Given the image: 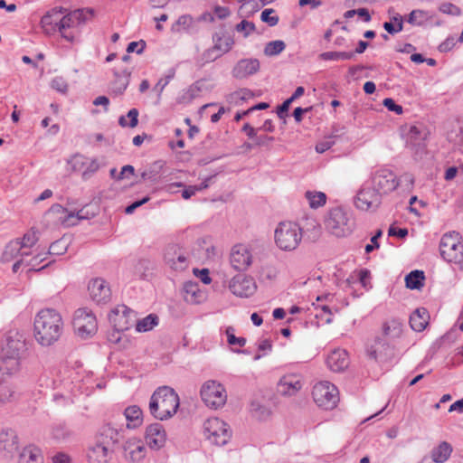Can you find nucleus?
Returning <instances> with one entry per match:
<instances>
[{"instance_id": "603ef678", "label": "nucleus", "mask_w": 463, "mask_h": 463, "mask_svg": "<svg viewBox=\"0 0 463 463\" xmlns=\"http://www.w3.org/2000/svg\"><path fill=\"white\" fill-rule=\"evenodd\" d=\"M234 328L232 326H228L226 328V335H227V342L231 345H239V346H244L246 344V339L244 337H237L234 335Z\"/></svg>"}, {"instance_id": "e433bc0d", "label": "nucleus", "mask_w": 463, "mask_h": 463, "mask_svg": "<svg viewBox=\"0 0 463 463\" xmlns=\"http://www.w3.org/2000/svg\"><path fill=\"white\" fill-rule=\"evenodd\" d=\"M124 415L128 421V428L135 429L140 426L143 422V411L137 405H132L126 408Z\"/></svg>"}, {"instance_id": "dca6fc26", "label": "nucleus", "mask_w": 463, "mask_h": 463, "mask_svg": "<svg viewBox=\"0 0 463 463\" xmlns=\"http://www.w3.org/2000/svg\"><path fill=\"white\" fill-rule=\"evenodd\" d=\"M304 385L303 377L298 373L284 374L277 383V392L283 397L296 396Z\"/></svg>"}, {"instance_id": "cd10ccee", "label": "nucleus", "mask_w": 463, "mask_h": 463, "mask_svg": "<svg viewBox=\"0 0 463 463\" xmlns=\"http://www.w3.org/2000/svg\"><path fill=\"white\" fill-rule=\"evenodd\" d=\"M61 15L62 8H53L42 17L41 25L46 33L51 34L56 31L59 32Z\"/></svg>"}, {"instance_id": "a211bd4d", "label": "nucleus", "mask_w": 463, "mask_h": 463, "mask_svg": "<svg viewBox=\"0 0 463 463\" xmlns=\"http://www.w3.org/2000/svg\"><path fill=\"white\" fill-rule=\"evenodd\" d=\"M45 218L52 225L71 227L75 225L74 212H70L61 204L55 203L45 213Z\"/></svg>"}, {"instance_id": "412c9836", "label": "nucleus", "mask_w": 463, "mask_h": 463, "mask_svg": "<svg viewBox=\"0 0 463 463\" xmlns=\"http://www.w3.org/2000/svg\"><path fill=\"white\" fill-rule=\"evenodd\" d=\"M90 296L97 304H106L110 300L111 291L108 283L100 278L92 279L88 286Z\"/></svg>"}, {"instance_id": "4d7b16f0", "label": "nucleus", "mask_w": 463, "mask_h": 463, "mask_svg": "<svg viewBox=\"0 0 463 463\" xmlns=\"http://www.w3.org/2000/svg\"><path fill=\"white\" fill-rule=\"evenodd\" d=\"M175 71L174 69L168 71L167 75L165 78L160 79L156 84L154 90L158 92V95H161L164 89L170 82V80L175 77Z\"/></svg>"}, {"instance_id": "2f4dec72", "label": "nucleus", "mask_w": 463, "mask_h": 463, "mask_svg": "<svg viewBox=\"0 0 463 463\" xmlns=\"http://www.w3.org/2000/svg\"><path fill=\"white\" fill-rule=\"evenodd\" d=\"M250 412L260 420H266L271 414L268 402L264 398H256L250 402Z\"/></svg>"}, {"instance_id": "338daca9", "label": "nucleus", "mask_w": 463, "mask_h": 463, "mask_svg": "<svg viewBox=\"0 0 463 463\" xmlns=\"http://www.w3.org/2000/svg\"><path fill=\"white\" fill-rule=\"evenodd\" d=\"M383 104L385 108L388 109L390 111L395 112L397 115H400L402 113V107L396 104L395 101L391 98H386L383 99Z\"/></svg>"}, {"instance_id": "9b49d317", "label": "nucleus", "mask_w": 463, "mask_h": 463, "mask_svg": "<svg viewBox=\"0 0 463 463\" xmlns=\"http://www.w3.org/2000/svg\"><path fill=\"white\" fill-rule=\"evenodd\" d=\"M87 13L91 12L77 9L68 13L67 14H64V12L62 11L61 27H59V33H61V37L68 42H74L76 35L72 31H71V29H74L75 27L83 24L86 21Z\"/></svg>"}, {"instance_id": "bb28decb", "label": "nucleus", "mask_w": 463, "mask_h": 463, "mask_svg": "<svg viewBox=\"0 0 463 463\" xmlns=\"http://www.w3.org/2000/svg\"><path fill=\"white\" fill-rule=\"evenodd\" d=\"M326 364L333 372H343L349 365L347 352L344 349H335L332 351L327 356Z\"/></svg>"}, {"instance_id": "de8ad7c7", "label": "nucleus", "mask_w": 463, "mask_h": 463, "mask_svg": "<svg viewBox=\"0 0 463 463\" xmlns=\"http://www.w3.org/2000/svg\"><path fill=\"white\" fill-rule=\"evenodd\" d=\"M138 110L137 109H131L128 112V115L127 117L129 118V122L127 121L126 118L124 116H121L119 117L118 118V124L122 127V128H126V127H128V128H135L137 126L138 124Z\"/></svg>"}, {"instance_id": "c85d7f7f", "label": "nucleus", "mask_w": 463, "mask_h": 463, "mask_svg": "<svg viewBox=\"0 0 463 463\" xmlns=\"http://www.w3.org/2000/svg\"><path fill=\"white\" fill-rule=\"evenodd\" d=\"M135 317L134 311L125 305L119 306L115 310V326L118 331L127 330L134 324L132 318Z\"/></svg>"}, {"instance_id": "5fc2aeb1", "label": "nucleus", "mask_w": 463, "mask_h": 463, "mask_svg": "<svg viewBox=\"0 0 463 463\" xmlns=\"http://www.w3.org/2000/svg\"><path fill=\"white\" fill-rule=\"evenodd\" d=\"M71 432L65 425L58 424L52 428V435L57 440H63L70 436Z\"/></svg>"}, {"instance_id": "8fccbe9b", "label": "nucleus", "mask_w": 463, "mask_h": 463, "mask_svg": "<svg viewBox=\"0 0 463 463\" xmlns=\"http://www.w3.org/2000/svg\"><path fill=\"white\" fill-rule=\"evenodd\" d=\"M252 96H253V93L251 92V90H250L248 89H241L237 91L231 93L228 96L227 100L230 103L238 104L239 100H246V99H250Z\"/></svg>"}, {"instance_id": "f03ea898", "label": "nucleus", "mask_w": 463, "mask_h": 463, "mask_svg": "<svg viewBox=\"0 0 463 463\" xmlns=\"http://www.w3.org/2000/svg\"><path fill=\"white\" fill-rule=\"evenodd\" d=\"M27 351L26 337L24 332L16 329L8 331L5 343L2 348V364L0 371L3 373L14 374L21 368V360Z\"/></svg>"}, {"instance_id": "4468645a", "label": "nucleus", "mask_w": 463, "mask_h": 463, "mask_svg": "<svg viewBox=\"0 0 463 463\" xmlns=\"http://www.w3.org/2000/svg\"><path fill=\"white\" fill-rule=\"evenodd\" d=\"M371 184L383 194H387L399 186V181L392 170L380 168L372 173Z\"/></svg>"}, {"instance_id": "ea45409f", "label": "nucleus", "mask_w": 463, "mask_h": 463, "mask_svg": "<svg viewBox=\"0 0 463 463\" xmlns=\"http://www.w3.org/2000/svg\"><path fill=\"white\" fill-rule=\"evenodd\" d=\"M451 452V446L448 442L443 441L432 449L431 458L436 463H443L449 458Z\"/></svg>"}, {"instance_id": "e2e57ef3", "label": "nucleus", "mask_w": 463, "mask_h": 463, "mask_svg": "<svg viewBox=\"0 0 463 463\" xmlns=\"http://www.w3.org/2000/svg\"><path fill=\"white\" fill-rule=\"evenodd\" d=\"M146 46V43L144 40H140L138 42H131L127 47V52L128 53L136 52L137 54H141L144 52Z\"/></svg>"}, {"instance_id": "f8f14e48", "label": "nucleus", "mask_w": 463, "mask_h": 463, "mask_svg": "<svg viewBox=\"0 0 463 463\" xmlns=\"http://www.w3.org/2000/svg\"><path fill=\"white\" fill-rule=\"evenodd\" d=\"M73 326L78 335L83 338L92 335L98 329L96 317L88 308H79L76 310Z\"/></svg>"}, {"instance_id": "a19ab883", "label": "nucleus", "mask_w": 463, "mask_h": 463, "mask_svg": "<svg viewBox=\"0 0 463 463\" xmlns=\"http://www.w3.org/2000/svg\"><path fill=\"white\" fill-rule=\"evenodd\" d=\"M424 279L423 271L413 270L405 277L406 287L411 289H419L423 286Z\"/></svg>"}, {"instance_id": "6ab92c4d", "label": "nucleus", "mask_w": 463, "mask_h": 463, "mask_svg": "<svg viewBox=\"0 0 463 463\" xmlns=\"http://www.w3.org/2000/svg\"><path fill=\"white\" fill-rule=\"evenodd\" d=\"M229 288L237 297L249 298L254 294L257 287L252 278L239 274L232 279Z\"/></svg>"}, {"instance_id": "6e6552de", "label": "nucleus", "mask_w": 463, "mask_h": 463, "mask_svg": "<svg viewBox=\"0 0 463 463\" xmlns=\"http://www.w3.org/2000/svg\"><path fill=\"white\" fill-rule=\"evenodd\" d=\"M337 388L329 382L316 383L312 390V397L316 404L325 410H332L339 402Z\"/></svg>"}, {"instance_id": "f257e3e1", "label": "nucleus", "mask_w": 463, "mask_h": 463, "mask_svg": "<svg viewBox=\"0 0 463 463\" xmlns=\"http://www.w3.org/2000/svg\"><path fill=\"white\" fill-rule=\"evenodd\" d=\"M64 328L61 314L53 308H43L34 317L33 336L38 345L49 347L57 343Z\"/></svg>"}, {"instance_id": "0eeeda50", "label": "nucleus", "mask_w": 463, "mask_h": 463, "mask_svg": "<svg viewBox=\"0 0 463 463\" xmlns=\"http://www.w3.org/2000/svg\"><path fill=\"white\" fill-rule=\"evenodd\" d=\"M440 255L444 260L461 266L463 263V242L457 232L445 233L439 242Z\"/></svg>"}, {"instance_id": "7ed1b4c3", "label": "nucleus", "mask_w": 463, "mask_h": 463, "mask_svg": "<svg viewBox=\"0 0 463 463\" xmlns=\"http://www.w3.org/2000/svg\"><path fill=\"white\" fill-rule=\"evenodd\" d=\"M180 400L175 391L169 386L158 387L152 394L149 402V412L158 420H166L177 411Z\"/></svg>"}, {"instance_id": "c03bdc74", "label": "nucleus", "mask_w": 463, "mask_h": 463, "mask_svg": "<svg viewBox=\"0 0 463 463\" xmlns=\"http://www.w3.org/2000/svg\"><path fill=\"white\" fill-rule=\"evenodd\" d=\"M305 196L308 201L309 206L314 209L323 206L326 202V195L322 192L307 191Z\"/></svg>"}, {"instance_id": "bf43d9fd", "label": "nucleus", "mask_w": 463, "mask_h": 463, "mask_svg": "<svg viewBox=\"0 0 463 463\" xmlns=\"http://www.w3.org/2000/svg\"><path fill=\"white\" fill-rule=\"evenodd\" d=\"M51 86L53 90L63 94L68 90L67 81L62 77H55L52 79Z\"/></svg>"}, {"instance_id": "a878e982", "label": "nucleus", "mask_w": 463, "mask_h": 463, "mask_svg": "<svg viewBox=\"0 0 463 463\" xmlns=\"http://www.w3.org/2000/svg\"><path fill=\"white\" fill-rule=\"evenodd\" d=\"M18 449V437L14 430L8 429L0 432V451L5 458H13Z\"/></svg>"}, {"instance_id": "a18cd8bd", "label": "nucleus", "mask_w": 463, "mask_h": 463, "mask_svg": "<svg viewBox=\"0 0 463 463\" xmlns=\"http://www.w3.org/2000/svg\"><path fill=\"white\" fill-rule=\"evenodd\" d=\"M354 56L353 52H325L319 55L324 61L351 60Z\"/></svg>"}, {"instance_id": "774afa93", "label": "nucleus", "mask_w": 463, "mask_h": 463, "mask_svg": "<svg viewBox=\"0 0 463 463\" xmlns=\"http://www.w3.org/2000/svg\"><path fill=\"white\" fill-rule=\"evenodd\" d=\"M66 250V246L63 245V242L61 241H55L51 244L49 248V254L52 255H60L64 253Z\"/></svg>"}, {"instance_id": "f704fd0d", "label": "nucleus", "mask_w": 463, "mask_h": 463, "mask_svg": "<svg viewBox=\"0 0 463 463\" xmlns=\"http://www.w3.org/2000/svg\"><path fill=\"white\" fill-rule=\"evenodd\" d=\"M29 252L24 250L20 244V239L11 241L6 246L2 255L3 261H10L13 259L21 256L22 258L28 256Z\"/></svg>"}, {"instance_id": "69168bd1", "label": "nucleus", "mask_w": 463, "mask_h": 463, "mask_svg": "<svg viewBox=\"0 0 463 463\" xmlns=\"http://www.w3.org/2000/svg\"><path fill=\"white\" fill-rule=\"evenodd\" d=\"M439 11L443 14H452V15H459L460 9L451 3H444L440 5Z\"/></svg>"}, {"instance_id": "13d9d810", "label": "nucleus", "mask_w": 463, "mask_h": 463, "mask_svg": "<svg viewBox=\"0 0 463 463\" xmlns=\"http://www.w3.org/2000/svg\"><path fill=\"white\" fill-rule=\"evenodd\" d=\"M45 260L44 257H43L41 254L35 255L33 258H32L29 261H26L25 266L30 267L29 271H41L44 269L46 267L49 266V263L46 265L42 266L39 269H36V265L43 262Z\"/></svg>"}, {"instance_id": "423d86ee", "label": "nucleus", "mask_w": 463, "mask_h": 463, "mask_svg": "<svg viewBox=\"0 0 463 463\" xmlns=\"http://www.w3.org/2000/svg\"><path fill=\"white\" fill-rule=\"evenodd\" d=\"M302 239V228L293 222H281L275 230L276 245L282 250L298 248Z\"/></svg>"}, {"instance_id": "c756f323", "label": "nucleus", "mask_w": 463, "mask_h": 463, "mask_svg": "<svg viewBox=\"0 0 463 463\" xmlns=\"http://www.w3.org/2000/svg\"><path fill=\"white\" fill-rule=\"evenodd\" d=\"M367 354L371 359L385 362L392 355V349L387 343L378 338L375 340L374 345L367 350Z\"/></svg>"}, {"instance_id": "aec40b11", "label": "nucleus", "mask_w": 463, "mask_h": 463, "mask_svg": "<svg viewBox=\"0 0 463 463\" xmlns=\"http://www.w3.org/2000/svg\"><path fill=\"white\" fill-rule=\"evenodd\" d=\"M429 135L427 128L420 124L411 126L407 134L406 144L415 154L422 152L425 148V140Z\"/></svg>"}, {"instance_id": "b1692460", "label": "nucleus", "mask_w": 463, "mask_h": 463, "mask_svg": "<svg viewBox=\"0 0 463 463\" xmlns=\"http://www.w3.org/2000/svg\"><path fill=\"white\" fill-rule=\"evenodd\" d=\"M260 70V61L258 59H241L232 71L235 79L242 80L257 73Z\"/></svg>"}, {"instance_id": "4be33fe9", "label": "nucleus", "mask_w": 463, "mask_h": 463, "mask_svg": "<svg viewBox=\"0 0 463 463\" xmlns=\"http://www.w3.org/2000/svg\"><path fill=\"white\" fill-rule=\"evenodd\" d=\"M230 261L235 269L245 270L251 264L252 256L247 246L237 244L232 249Z\"/></svg>"}, {"instance_id": "72a5a7b5", "label": "nucleus", "mask_w": 463, "mask_h": 463, "mask_svg": "<svg viewBox=\"0 0 463 463\" xmlns=\"http://www.w3.org/2000/svg\"><path fill=\"white\" fill-rule=\"evenodd\" d=\"M43 457L39 448L30 445L25 447L19 455L18 463H43Z\"/></svg>"}, {"instance_id": "2eb2a0df", "label": "nucleus", "mask_w": 463, "mask_h": 463, "mask_svg": "<svg viewBox=\"0 0 463 463\" xmlns=\"http://www.w3.org/2000/svg\"><path fill=\"white\" fill-rule=\"evenodd\" d=\"M67 163L73 172L81 173L83 180H88L99 169L97 159L89 158L81 154L73 155Z\"/></svg>"}, {"instance_id": "393cba45", "label": "nucleus", "mask_w": 463, "mask_h": 463, "mask_svg": "<svg viewBox=\"0 0 463 463\" xmlns=\"http://www.w3.org/2000/svg\"><path fill=\"white\" fill-rule=\"evenodd\" d=\"M145 439L151 449H158L165 445L166 433L161 424L153 423L146 428Z\"/></svg>"}, {"instance_id": "0e129e2a", "label": "nucleus", "mask_w": 463, "mask_h": 463, "mask_svg": "<svg viewBox=\"0 0 463 463\" xmlns=\"http://www.w3.org/2000/svg\"><path fill=\"white\" fill-rule=\"evenodd\" d=\"M449 141L453 142L459 149L463 150V128H459L458 132H451L449 135Z\"/></svg>"}, {"instance_id": "473e14b6", "label": "nucleus", "mask_w": 463, "mask_h": 463, "mask_svg": "<svg viewBox=\"0 0 463 463\" xmlns=\"http://www.w3.org/2000/svg\"><path fill=\"white\" fill-rule=\"evenodd\" d=\"M213 48L218 52V55H222L228 52L234 44L232 37L225 35L223 33H215L213 35Z\"/></svg>"}, {"instance_id": "09e8293b", "label": "nucleus", "mask_w": 463, "mask_h": 463, "mask_svg": "<svg viewBox=\"0 0 463 463\" xmlns=\"http://www.w3.org/2000/svg\"><path fill=\"white\" fill-rule=\"evenodd\" d=\"M286 44L283 41L277 40L267 43L264 52L268 56L278 55L284 51Z\"/></svg>"}, {"instance_id": "79ce46f5", "label": "nucleus", "mask_w": 463, "mask_h": 463, "mask_svg": "<svg viewBox=\"0 0 463 463\" xmlns=\"http://www.w3.org/2000/svg\"><path fill=\"white\" fill-rule=\"evenodd\" d=\"M158 324V317L150 314L136 323V330L137 332H146L153 329Z\"/></svg>"}, {"instance_id": "5701e85b", "label": "nucleus", "mask_w": 463, "mask_h": 463, "mask_svg": "<svg viewBox=\"0 0 463 463\" xmlns=\"http://www.w3.org/2000/svg\"><path fill=\"white\" fill-rule=\"evenodd\" d=\"M146 449L141 440L129 439L123 445V455L127 460L140 462L146 457Z\"/></svg>"}, {"instance_id": "3c124183", "label": "nucleus", "mask_w": 463, "mask_h": 463, "mask_svg": "<svg viewBox=\"0 0 463 463\" xmlns=\"http://www.w3.org/2000/svg\"><path fill=\"white\" fill-rule=\"evenodd\" d=\"M37 241L38 236L36 232L33 230H30L23 236L22 239H20V244L24 250L26 248H32Z\"/></svg>"}, {"instance_id": "20e7f679", "label": "nucleus", "mask_w": 463, "mask_h": 463, "mask_svg": "<svg viewBox=\"0 0 463 463\" xmlns=\"http://www.w3.org/2000/svg\"><path fill=\"white\" fill-rule=\"evenodd\" d=\"M118 430L110 426H104L95 441L90 446L87 458L90 463H108L113 454L114 445L118 440Z\"/></svg>"}, {"instance_id": "680f3d73", "label": "nucleus", "mask_w": 463, "mask_h": 463, "mask_svg": "<svg viewBox=\"0 0 463 463\" xmlns=\"http://www.w3.org/2000/svg\"><path fill=\"white\" fill-rule=\"evenodd\" d=\"M15 392L9 386H0V402H7L13 400Z\"/></svg>"}, {"instance_id": "864d4df0", "label": "nucleus", "mask_w": 463, "mask_h": 463, "mask_svg": "<svg viewBox=\"0 0 463 463\" xmlns=\"http://www.w3.org/2000/svg\"><path fill=\"white\" fill-rule=\"evenodd\" d=\"M273 14H275L274 9L263 10L260 14L261 21L267 23L269 26H275L279 23V16Z\"/></svg>"}, {"instance_id": "c9c22d12", "label": "nucleus", "mask_w": 463, "mask_h": 463, "mask_svg": "<svg viewBox=\"0 0 463 463\" xmlns=\"http://www.w3.org/2000/svg\"><path fill=\"white\" fill-rule=\"evenodd\" d=\"M429 314L425 308H417L410 317L411 327L416 332H421L428 325Z\"/></svg>"}, {"instance_id": "f3484780", "label": "nucleus", "mask_w": 463, "mask_h": 463, "mask_svg": "<svg viewBox=\"0 0 463 463\" xmlns=\"http://www.w3.org/2000/svg\"><path fill=\"white\" fill-rule=\"evenodd\" d=\"M164 260L165 264L175 271L184 270L189 265L186 252L175 244L166 247Z\"/></svg>"}, {"instance_id": "6e6d98bb", "label": "nucleus", "mask_w": 463, "mask_h": 463, "mask_svg": "<svg viewBox=\"0 0 463 463\" xmlns=\"http://www.w3.org/2000/svg\"><path fill=\"white\" fill-rule=\"evenodd\" d=\"M201 88L197 84H192L183 94L182 101L190 102L198 97Z\"/></svg>"}, {"instance_id": "4c0bfd02", "label": "nucleus", "mask_w": 463, "mask_h": 463, "mask_svg": "<svg viewBox=\"0 0 463 463\" xmlns=\"http://www.w3.org/2000/svg\"><path fill=\"white\" fill-rule=\"evenodd\" d=\"M131 72L124 70L121 74L115 72V80L111 84V92L115 95H122L129 84Z\"/></svg>"}, {"instance_id": "9d476101", "label": "nucleus", "mask_w": 463, "mask_h": 463, "mask_svg": "<svg viewBox=\"0 0 463 463\" xmlns=\"http://www.w3.org/2000/svg\"><path fill=\"white\" fill-rule=\"evenodd\" d=\"M201 397L205 405L212 409L222 407L227 401V393L220 383L207 381L201 388Z\"/></svg>"}, {"instance_id": "39448f33", "label": "nucleus", "mask_w": 463, "mask_h": 463, "mask_svg": "<svg viewBox=\"0 0 463 463\" xmlns=\"http://www.w3.org/2000/svg\"><path fill=\"white\" fill-rule=\"evenodd\" d=\"M326 229L334 236L342 238L350 235L354 228L352 215L341 207L331 209L325 220Z\"/></svg>"}, {"instance_id": "49530a36", "label": "nucleus", "mask_w": 463, "mask_h": 463, "mask_svg": "<svg viewBox=\"0 0 463 463\" xmlns=\"http://www.w3.org/2000/svg\"><path fill=\"white\" fill-rule=\"evenodd\" d=\"M428 19L427 12L420 9L412 10L407 19V22L411 25H422Z\"/></svg>"}, {"instance_id": "ddd939ff", "label": "nucleus", "mask_w": 463, "mask_h": 463, "mask_svg": "<svg viewBox=\"0 0 463 463\" xmlns=\"http://www.w3.org/2000/svg\"><path fill=\"white\" fill-rule=\"evenodd\" d=\"M383 194L371 184H364L358 191L355 197V206L363 211L377 209L382 203Z\"/></svg>"}, {"instance_id": "58836bf2", "label": "nucleus", "mask_w": 463, "mask_h": 463, "mask_svg": "<svg viewBox=\"0 0 463 463\" xmlns=\"http://www.w3.org/2000/svg\"><path fill=\"white\" fill-rule=\"evenodd\" d=\"M403 325L399 319H391L383 325V332L390 339L399 338L402 334Z\"/></svg>"}, {"instance_id": "37998d69", "label": "nucleus", "mask_w": 463, "mask_h": 463, "mask_svg": "<svg viewBox=\"0 0 463 463\" xmlns=\"http://www.w3.org/2000/svg\"><path fill=\"white\" fill-rule=\"evenodd\" d=\"M194 19L190 14H183L172 24L173 33L187 31L193 24Z\"/></svg>"}, {"instance_id": "052dcab7", "label": "nucleus", "mask_w": 463, "mask_h": 463, "mask_svg": "<svg viewBox=\"0 0 463 463\" xmlns=\"http://www.w3.org/2000/svg\"><path fill=\"white\" fill-rule=\"evenodd\" d=\"M237 32L244 33V36L247 37L255 30V24L251 22L242 20L236 25Z\"/></svg>"}, {"instance_id": "1a4fd4ad", "label": "nucleus", "mask_w": 463, "mask_h": 463, "mask_svg": "<svg viewBox=\"0 0 463 463\" xmlns=\"http://www.w3.org/2000/svg\"><path fill=\"white\" fill-rule=\"evenodd\" d=\"M204 435L212 443L223 446L231 438L229 426L219 418H210L203 423Z\"/></svg>"}, {"instance_id": "7c9ffc66", "label": "nucleus", "mask_w": 463, "mask_h": 463, "mask_svg": "<svg viewBox=\"0 0 463 463\" xmlns=\"http://www.w3.org/2000/svg\"><path fill=\"white\" fill-rule=\"evenodd\" d=\"M183 291L184 300L190 304H199L205 298V293L200 288L197 282H185Z\"/></svg>"}]
</instances>
